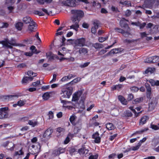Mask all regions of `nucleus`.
Here are the masks:
<instances>
[{
	"label": "nucleus",
	"instance_id": "obj_24",
	"mask_svg": "<svg viewBox=\"0 0 159 159\" xmlns=\"http://www.w3.org/2000/svg\"><path fill=\"white\" fill-rule=\"evenodd\" d=\"M75 23V24L73 25H72L70 26V29H73L76 31L78 30V28L79 27V22L78 21H75V22H73Z\"/></svg>",
	"mask_w": 159,
	"mask_h": 159
},
{
	"label": "nucleus",
	"instance_id": "obj_3",
	"mask_svg": "<svg viewBox=\"0 0 159 159\" xmlns=\"http://www.w3.org/2000/svg\"><path fill=\"white\" fill-rule=\"evenodd\" d=\"M77 1L78 2H77L76 0H67L63 1L62 2V3L65 6L73 7L76 6V3L78 2H81L86 4H88L89 3L87 0H77Z\"/></svg>",
	"mask_w": 159,
	"mask_h": 159
},
{
	"label": "nucleus",
	"instance_id": "obj_62",
	"mask_svg": "<svg viewBox=\"0 0 159 159\" xmlns=\"http://www.w3.org/2000/svg\"><path fill=\"white\" fill-rule=\"evenodd\" d=\"M131 89L132 91H134V92H137L139 89L137 87L133 86L131 88Z\"/></svg>",
	"mask_w": 159,
	"mask_h": 159
},
{
	"label": "nucleus",
	"instance_id": "obj_35",
	"mask_svg": "<svg viewBox=\"0 0 159 159\" xmlns=\"http://www.w3.org/2000/svg\"><path fill=\"white\" fill-rule=\"evenodd\" d=\"M153 63H157L159 61V56H155L152 57Z\"/></svg>",
	"mask_w": 159,
	"mask_h": 159
},
{
	"label": "nucleus",
	"instance_id": "obj_56",
	"mask_svg": "<svg viewBox=\"0 0 159 159\" xmlns=\"http://www.w3.org/2000/svg\"><path fill=\"white\" fill-rule=\"evenodd\" d=\"M50 87L49 85H47L46 86H43L41 87V89L43 91H45L48 89Z\"/></svg>",
	"mask_w": 159,
	"mask_h": 159
},
{
	"label": "nucleus",
	"instance_id": "obj_31",
	"mask_svg": "<svg viewBox=\"0 0 159 159\" xmlns=\"http://www.w3.org/2000/svg\"><path fill=\"white\" fill-rule=\"evenodd\" d=\"M78 93H75L73 96L72 101L77 102L79 99V96L78 95Z\"/></svg>",
	"mask_w": 159,
	"mask_h": 159
},
{
	"label": "nucleus",
	"instance_id": "obj_52",
	"mask_svg": "<svg viewBox=\"0 0 159 159\" xmlns=\"http://www.w3.org/2000/svg\"><path fill=\"white\" fill-rule=\"evenodd\" d=\"M117 134H115L112 135L109 138V140L111 141H112L117 136Z\"/></svg>",
	"mask_w": 159,
	"mask_h": 159
},
{
	"label": "nucleus",
	"instance_id": "obj_14",
	"mask_svg": "<svg viewBox=\"0 0 159 159\" xmlns=\"http://www.w3.org/2000/svg\"><path fill=\"white\" fill-rule=\"evenodd\" d=\"M126 21L128 22L129 20L125 18H122V19L120 20V24L122 27H123L124 28H126L129 27L128 25L126 22Z\"/></svg>",
	"mask_w": 159,
	"mask_h": 159
},
{
	"label": "nucleus",
	"instance_id": "obj_60",
	"mask_svg": "<svg viewBox=\"0 0 159 159\" xmlns=\"http://www.w3.org/2000/svg\"><path fill=\"white\" fill-rule=\"evenodd\" d=\"M148 34H147L146 32H143L140 33L141 38H143L144 37H147Z\"/></svg>",
	"mask_w": 159,
	"mask_h": 159
},
{
	"label": "nucleus",
	"instance_id": "obj_64",
	"mask_svg": "<svg viewBox=\"0 0 159 159\" xmlns=\"http://www.w3.org/2000/svg\"><path fill=\"white\" fill-rule=\"evenodd\" d=\"M146 25V23L145 22H143L142 24L139 23V26L140 29H143Z\"/></svg>",
	"mask_w": 159,
	"mask_h": 159
},
{
	"label": "nucleus",
	"instance_id": "obj_7",
	"mask_svg": "<svg viewBox=\"0 0 159 159\" xmlns=\"http://www.w3.org/2000/svg\"><path fill=\"white\" fill-rule=\"evenodd\" d=\"M53 131V130L52 128H49L47 129L44 132L43 137L47 139H49L50 138L51 136Z\"/></svg>",
	"mask_w": 159,
	"mask_h": 159
},
{
	"label": "nucleus",
	"instance_id": "obj_39",
	"mask_svg": "<svg viewBox=\"0 0 159 159\" xmlns=\"http://www.w3.org/2000/svg\"><path fill=\"white\" fill-rule=\"evenodd\" d=\"M119 3L120 4H122V5H128L130 6H131V4L130 2L126 1L124 2H122L121 1H120Z\"/></svg>",
	"mask_w": 159,
	"mask_h": 159
},
{
	"label": "nucleus",
	"instance_id": "obj_8",
	"mask_svg": "<svg viewBox=\"0 0 159 159\" xmlns=\"http://www.w3.org/2000/svg\"><path fill=\"white\" fill-rule=\"evenodd\" d=\"M92 138L94 139V142L96 143H99L101 142V138L99 136V134L98 132L93 134L92 135Z\"/></svg>",
	"mask_w": 159,
	"mask_h": 159
},
{
	"label": "nucleus",
	"instance_id": "obj_9",
	"mask_svg": "<svg viewBox=\"0 0 159 159\" xmlns=\"http://www.w3.org/2000/svg\"><path fill=\"white\" fill-rule=\"evenodd\" d=\"M145 85L146 89V97L148 98L151 99L152 94L151 88L148 83H145Z\"/></svg>",
	"mask_w": 159,
	"mask_h": 159
},
{
	"label": "nucleus",
	"instance_id": "obj_16",
	"mask_svg": "<svg viewBox=\"0 0 159 159\" xmlns=\"http://www.w3.org/2000/svg\"><path fill=\"white\" fill-rule=\"evenodd\" d=\"M118 98L121 103L124 105H126L127 104L128 102L125 98L122 95H119L118 96Z\"/></svg>",
	"mask_w": 159,
	"mask_h": 159
},
{
	"label": "nucleus",
	"instance_id": "obj_37",
	"mask_svg": "<svg viewBox=\"0 0 159 159\" xmlns=\"http://www.w3.org/2000/svg\"><path fill=\"white\" fill-rule=\"evenodd\" d=\"M141 145V143H139L138 144V145L136 146L133 147L131 149L133 151L137 150L139 148Z\"/></svg>",
	"mask_w": 159,
	"mask_h": 159
},
{
	"label": "nucleus",
	"instance_id": "obj_61",
	"mask_svg": "<svg viewBox=\"0 0 159 159\" xmlns=\"http://www.w3.org/2000/svg\"><path fill=\"white\" fill-rule=\"evenodd\" d=\"M124 42L125 43H130L132 42H133L134 41L133 40H130V39H126L124 40Z\"/></svg>",
	"mask_w": 159,
	"mask_h": 159
},
{
	"label": "nucleus",
	"instance_id": "obj_48",
	"mask_svg": "<svg viewBox=\"0 0 159 159\" xmlns=\"http://www.w3.org/2000/svg\"><path fill=\"white\" fill-rule=\"evenodd\" d=\"M7 8L8 10L9 11V12L10 13H12L14 9V7L11 6H9Z\"/></svg>",
	"mask_w": 159,
	"mask_h": 159
},
{
	"label": "nucleus",
	"instance_id": "obj_19",
	"mask_svg": "<svg viewBox=\"0 0 159 159\" xmlns=\"http://www.w3.org/2000/svg\"><path fill=\"white\" fill-rule=\"evenodd\" d=\"M106 127L108 130H113L116 128L115 126L112 123H108L105 125Z\"/></svg>",
	"mask_w": 159,
	"mask_h": 159
},
{
	"label": "nucleus",
	"instance_id": "obj_55",
	"mask_svg": "<svg viewBox=\"0 0 159 159\" xmlns=\"http://www.w3.org/2000/svg\"><path fill=\"white\" fill-rule=\"evenodd\" d=\"M48 115L49 116V119H51L53 118L54 116L53 113L52 111H49L48 113Z\"/></svg>",
	"mask_w": 159,
	"mask_h": 159
},
{
	"label": "nucleus",
	"instance_id": "obj_50",
	"mask_svg": "<svg viewBox=\"0 0 159 159\" xmlns=\"http://www.w3.org/2000/svg\"><path fill=\"white\" fill-rule=\"evenodd\" d=\"M29 118L28 116H25L20 118V120L22 122H25L29 120Z\"/></svg>",
	"mask_w": 159,
	"mask_h": 159
},
{
	"label": "nucleus",
	"instance_id": "obj_27",
	"mask_svg": "<svg viewBox=\"0 0 159 159\" xmlns=\"http://www.w3.org/2000/svg\"><path fill=\"white\" fill-rule=\"evenodd\" d=\"M78 52L80 54L85 55L88 52V50L87 48H81L80 49Z\"/></svg>",
	"mask_w": 159,
	"mask_h": 159
},
{
	"label": "nucleus",
	"instance_id": "obj_23",
	"mask_svg": "<svg viewBox=\"0 0 159 159\" xmlns=\"http://www.w3.org/2000/svg\"><path fill=\"white\" fill-rule=\"evenodd\" d=\"M133 116L132 113L129 110H126L123 113V116L128 117H131Z\"/></svg>",
	"mask_w": 159,
	"mask_h": 159
},
{
	"label": "nucleus",
	"instance_id": "obj_1",
	"mask_svg": "<svg viewBox=\"0 0 159 159\" xmlns=\"http://www.w3.org/2000/svg\"><path fill=\"white\" fill-rule=\"evenodd\" d=\"M73 87L68 84L63 87L61 89L60 94L62 98H69L73 92Z\"/></svg>",
	"mask_w": 159,
	"mask_h": 159
},
{
	"label": "nucleus",
	"instance_id": "obj_44",
	"mask_svg": "<svg viewBox=\"0 0 159 159\" xmlns=\"http://www.w3.org/2000/svg\"><path fill=\"white\" fill-rule=\"evenodd\" d=\"M158 125L159 126L157 125H151V127L152 129L155 130H157L159 129V124H158Z\"/></svg>",
	"mask_w": 159,
	"mask_h": 159
},
{
	"label": "nucleus",
	"instance_id": "obj_17",
	"mask_svg": "<svg viewBox=\"0 0 159 159\" xmlns=\"http://www.w3.org/2000/svg\"><path fill=\"white\" fill-rule=\"evenodd\" d=\"M22 20L24 23L26 24H29L31 23V22L34 21L32 18L29 16L24 17Z\"/></svg>",
	"mask_w": 159,
	"mask_h": 159
},
{
	"label": "nucleus",
	"instance_id": "obj_20",
	"mask_svg": "<svg viewBox=\"0 0 159 159\" xmlns=\"http://www.w3.org/2000/svg\"><path fill=\"white\" fill-rule=\"evenodd\" d=\"M119 52V49L118 48H114L111 50L109 52H108L106 55L103 56V57H105L107 56H109L112 54L117 53Z\"/></svg>",
	"mask_w": 159,
	"mask_h": 159
},
{
	"label": "nucleus",
	"instance_id": "obj_41",
	"mask_svg": "<svg viewBox=\"0 0 159 159\" xmlns=\"http://www.w3.org/2000/svg\"><path fill=\"white\" fill-rule=\"evenodd\" d=\"M24 154V152L22 151V148H21L19 152H15V153L14 155L15 156H16L17 155H22Z\"/></svg>",
	"mask_w": 159,
	"mask_h": 159
},
{
	"label": "nucleus",
	"instance_id": "obj_12",
	"mask_svg": "<svg viewBox=\"0 0 159 159\" xmlns=\"http://www.w3.org/2000/svg\"><path fill=\"white\" fill-rule=\"evenodd\" d=\"M9 40L8 39L6 38L4 40L0 41V44H2L4 47L11 49L12 48V47L9 45Z\"/></svg>",
	"mask_w": 159,
	"mask_h": 159
},
{
	"label": "nucleus",
	"instance_id": "obj_6",
	"mask_svg": "<svg viewBox=\"0 0 159 159\" xmlns=\"http://www.w3.org/2000/svg\"><path fill=\"white\" fill-rule=\"evenodd\" d=\"M8 108L7 107L0 108V119H3L8 117V114L7 111Z\"/></svg>",
	"mask_w": 159,
	"mask_h": 159
},
{
	"label": "nucleus",
	"instance_id": "obj_36",
	"mask_svg": "<svg viewBox=\"0 0 159 159\" xmlns=\"http://www.w3.org/2000/svg\"><path fill=\"white\" fill-rule=\"evenodd\" d=\"M108 38V36H107L105 37H99L98 38V40L100 42L102 43L105 41L107 40Z\"/></svg>",
	"mask_w": 159,
	"mask_h": 159
},
{
	"label": "nucleus",
	"instance_id": "obj_45",
	"mask_svg": "<svg viewBox=\"0 0 159 159\" xmlns=\"http://www.w3.org/2000/svg\"><path fill=\"white\" fill-rule=\"evenodd\" d=\"M34 45L31 46L30 47V49L33 52H34L36 53H38L39 52H37V49H36Z\"/></svg>",
	"mask_w": 159,
	"mask_h": 159
},
{
	"label": "nucleus",
	"instance_id": "obj_34",
	"mask_svg": "<svg viewBox=\"0 0 159 159\" xmlns=\"http://www.w3.org/2000/svg\"><path fill=\"white\" fill-rule=\"evenodd\" d=\"M9 45H10L13 46H17V45L16 43V41L15 39H11L10 40H9Z\"/></svg>",
	"mask_w": 159,
	"mask_h": 159
},
{
	"label": "nucleus",
	"instance_id": "obj_15",
	"mask_svg": "<svg viewBox=\"0 0 159 159\" xmlns=\"http://www.w3.org/2000/svg\"><path fill=\"white\" fill-rule=\"evenodd\" d=\"M89 46H91L92 45V46L95 48L96 49L101 48L104 47L103 44L100 43H92L91 42H89Z\"/></svg>",
	"mask_w": 159,
	"mask_h": 159
},
{
	"label": "nucleus",
	"instance_id": "obj_30",
	"mask_svg": "<svg viewBox=\"0 0 159 159\" xmlns=\"http://www.w3.org/2000/svg\"><path fill=\"white\" fill-rule=\"evenodd\" d=\"M89 151L88 149H86L84 147H83L78 150V152L80 154H84L86 152V153H87Z\"/></svg>",
	"mask_w": 159,
	"mask_h": 159
},
{
	"label": "nucleus",
	"instance_id": "obj_51",
	"mask_svg": "<svg viewBox=\"0 0 159 159\" xmlns=\"http://www.w3.org/2000/svg\"><path fill=\"white\" fill-rule=\"evenodd\" d=\"M131 14V11L129 10H127L125 12V16L126 17L129 16Z\"/></svg>",
	"mask_w": 159,
	"mask_h": 159
},
{
	"label": "nucleus",
	"instance_id": "obj_33",
	"mask_svg": "<svg viewBox=\"0 0 159 159\" xmlns=\"http://www.w3.org/2000/svg\"><path fill=\"white\" fill-rule=\"evenodd\" d=\"M115 30H116V32H119V33H120L122 34H124L125 33L129 34V33H128L127 32H125L124 30H123L120 28H116L115 29Z\"/></svg>",
	"mask_w": 159,
	"mask_h": 159
},
{
	"label": "nucleus",
	"instance_id": "obj_18",
	"mask_svg": "<svg viewBox=\"0 0 159 159\" xmlns=\"http://www.w3.org/2000/svg\"><path fill=\"white\" fill-rule=\"evenodd\" d=\"M33 78V77L25 76L23 78L22 82V84H27L29 82V81H32Z\"/></svg>",
	"mask_w": 159,
	"mask_h": 159
},
{
	"label": "nucleus",
	"instance_id": "obj_58",
	"mask_svg": "<svg viewBox=\"0 0 159 159\" xmlns=\"http://www.w3.org/2000/svg\"><path fill=\"white\" fill-rule=\"evenodd\" d=\"M66 78H67V80H69L72 78L75 77V75L72 74H69L68 75L66 76Z\"/></svg>",
	"mask_w": 159,
	"mask_h": 159
},
{
	"label": "nucleus",
	"instance_id": "obj_5",
	"mask_svg": "<svg viewBox=\"0 0 159 159\" xmlns=\"http://www.w3.org/2000/svg\"><path fill=\"white\" fill-rule=\"evenodd\" d=\"M76 118V116L75 115L73 114L70 116L69 120L73 126H75L77 125H81V119L80 118H79L75 122V120Z\"/></svg>",
	"mask_w": 159,
	"mask_h": 159
},
{
	"label": "nucleus",
	"instance_id": "obj_25",
	"mask_svg": "<svg viewBox=\"0 0 159 159\" xmlns=\"http://www.w3.org/2000/svg\"><path fill=\"white\" fill-rule=\"evenodd\" d=\"M28 124L33 127H34L38 125V122L34 119L29 120L28 121Z\"/></svg>",
	"mask_w": 159,
	"mask_h": 159
},
{
	"label": "nucleus",
	"instance_id": "obj_28",
	"mask_svg": "<svg viewBox=\"0 0 159 159\" xmlns=\"http://www.w3.org/2000/svg\"><path fill=\"white\" fill-rule=\"evenodd\" d=\"M16 95H8L3 96V98L6 100H8V101L11 100L14 97H17Z\"/></svg>",
	"mask_w": 159,
	"mask_h": 159
},
{
	"label": "nucleus",
	"instance_id": "obj_40",
	"mask_svg": "<svg viewBox=\"0 0 159 159\" xmlns=\"http://www.w3.org/2000/svg\"><path fill=\"white\" fill-rule=\"evenodd\" d=\"M146 63H153L152 59V57H149L147 58L145 61Z\"/></svg>",
	"mask_w": 159,
	"mask_h": 159
},
{
	"label": "nucleus",
	"instance_id": "obj_4",
	"mask_svg": "<svg viewBox=\"0 0 159 159\" xmlns=\"http://www.w3.org/2000/svg\"><path fill=\"white\" fill-rule=\"evenodd\" d=\"M86 41V39L82 37L75 40V41L74 43L76 46L82 47L86 46L89 47V44L88 45L85 44Z\"/></svg>",
	"mask_w": 159,
	"mask_h": 159
},
{
	"label": "nucleus",
	"instance_id": "obj_22",
	"mask_svg": "<svg viewBox=\"0 0 159 159\" xmlns=\"http://www.w3.org/2000/svg\"><path fill=\"white\" fill-rule=\"evenodd\" d=\"M148 117L147 116H143L140 120V124L143 125L145 124L147 121L148 120Z\"/></svg>",
	"mask_w": 159,
	"mask_h": 159
},
{
	"label": "nucleus",
	"instance_id": "obj_59",
	"mask_svg": "<svg viewBox=\"0 0 159 159\" xmlns=\"http://www.w3.org/2000/svg\"><path fill=\"white\" fill-rule=\"evenodd\" d=\"M82 27L84 28L88 29L89 27V25L84 22L83 23Z\"/></svg>",
	"mask_w": 159,
	"mask_h": 159
},
{
	"label": "nucleus",
	"instance_id": "obj_2",
	"mask_svg": "<svg viewBox=\"0 0 159 159\" xmlns=\"http://www.w3.org/2000/svg\"><path fill=\"white\" fill-rule=\"evenodd\" d=\"M70 12L73 15L71 19L72 22H75V21L80 22L81 19L84 16V12L81 10H72Z\"/></svg>",
	"mask_w": 159,
	"mask_h": 159
},
{
	"label": "nucleus",
	"instance_id": "obj_29",
	"mask_svg": "<svg viewBox=\"0 0 159 159\" xmlns=\"http://www.w3.org/2000/svg\"><path fill=\"white\" fill-rule=\"evenodd\" d=\"M143 100V98L140 97L138 98H137L132 101V103L133 104H136L138 103L141 102Z\"/></svg>",
	"mask_w": 159,
	"mask_h": 159
},
{
	"label": "nucleus",
	"instance_id": "obj_10",
	"mask_svg": "<svg viewBox=\"0 0 159 159\" xmlns=\"http://www.w3.org/2000/svg\"><path fill=\"white\" fill-rule=\"evenodd\" d=\"M37 26V25L35 22H31L28 26V30L31 32L35 31Z\"/></svg>",
	"mask_w": 159,
	"mask_h": 159
},
{
	"label": "nucleus",
	"instance_id": "obj_46",
	"mask_svg": "<svg viewBox=\"0 0 159 159\" xmlns=\"http://www.w3.org/2000/svg\"><path fill=\"white\" fill-rule=\"evenodd\" d=\"M26 66V65L25 63H21L18 64L17 66V67L20 68H23L24 67H25Z\"/></svg>",
	"mask_w": 159,
	"mask_h": 159
},
{
	"label": "nucleus",
	"instance_id": "obj_43",
	"mask_svg": "<svg viewBox=\"0 0 159 159\" xmlns=\"http://www.w3.org/2000/svg\"><path fill=\"white\" fill-rule=\"evenodd\" d=\"M134 98V96L132 93H130L128 94L127 100L128 101H130L132 100Z\"/></svg>",
	"mask_w": 159,
	"mask_h": 159
},
{
	"label": "nucleus",
	"instance_id": "obj_54",
	"mask_svg": "<svg viewBox=\"0 0 159 159\" xmlns=\"http://www.w3.org/2000/svg\"><path fill=\"white\" fill-rule=\"evenodd\" d=\"M17 103L18 106H19L20 107L23 106L25 104V103H24L23 101L21 100H20V101H18Z\"/></svg>",
	"mask_w": 159,
	"mask_h": 159
},
{
	"label": "nucleus",
	"instance_id": "obj_38",
	"mask_svg": "<svg viewBox=\"0 0 159 159\" xmlns=\"http://www.w3.org/2000/svg\"><path fill=\"white\" fill-rule=\"evenodd\" d=\"M42 97L44 100H47L50 97V95L48 93H46L43 94Z\"/></svg>",
	"mask_w": 159,
	"mask_h": 159
},
{
	"label": "nucleus",
	"instance_id": "obj_49",
	"mask_svg": "<svg viewBox=\"0 0 159 159\" xmlns=\"http://www.w3.org/2000/svg\"><path fill=\"white\" fill-rule=\"evenodd\" d=\"M98 155L96 154L94 155H91L89 157V159H97L98 158Z\"/></svg>",
	"mask_w": 159,
	"mask_h": 159
},
{
	"label": "nucleus",
	"instance_id": "obj_42",
	"mask_svg": "<svg viewBox=\"0 0 159 159\" xmlns=\"http://www.w3.org/2000/svg\"><path fill=\"white\" fill-rule=\"evenodd\" d=\"M90 62H88L84 63L83 64L80 65V67L81 68H83L87 67L90 64Z\"/></svg>",
	"mask_w": 159,
	"mask_h": 159
},
{
	"label": "nucleus",
	"instance_id": "obj_63",
	"mask_svg": "<svg viewBox=\"0 0 159 159\" xmlns=\"http://www.w3.org/2000/svg\"><path fill=\"white\" fill-rule=\"evenodd\" d=\"M111 10L113 12H117L118 11V9L117 7H116L114 6H112L111 7Z\"/></svg>",
	"mask_w": 159,
	"mask_h": 159
},
{
	"label": "nucleus",
	"instance_id": "obj_13",
	"mask_svg": "<svg viewBox=\"0 0 159 159\" xmlns=\"http://www.w3.org/2000/svg\"><path fill=\"white\" fill-rule=\"evenodd\" d=\"M40 148H38L37 146L33 145L32 146V148L30 149V153L33 155L38 154L40 152Z\"/></svg>",
	"mask_w": 159,
	"mask_h": 159
},
{
	"label": "nucleus",
	"instance_id": "obj_11",
	"mask_svg": "<svg viewBox=\"0 0 159 159\" xmlns=\"http://www.w3.org/2000/svg\"><path fill=\"white\" fill-rule=\"evenodd\" d=\"M65 151V148L60 147L53 151V154L56 156H59L60 154L64 152Z\"/></svg>",
	"mask_w": 159,
	"mask_h": 159
},
{
	"label": "nucleus",
	"instance_id": "obj_47",
	"mask_svg": "<svg viewBox=\"0 0 159 159\" xmlns=\"http://www.w3.org/2000/svg\"><path fill=\"white\" fill-rule=\"evenodd\" d=\"M40 84V80H37V81L32 83V85L33 86L37 87Z\"/></svg>",
	"mask_w": 159,
	"mask_h": 159
},
{
	"label": "nucleus",
	"instance_id": "obj_57",
	"mask_svg": "<svg viewBox=\"0 0 159 159\" xmlns=\"http://www.w3.org/2000/svg\"><path fill=\"white\" fill-rule=\"evenodd\" d=\"M62 98L61 97L60 99V100L61 101V102L63 104V106H64L65 105H66V103H70L71 102H70L67 101H66V100H62Z\"/></svg>",
	"mask_w": 159,
	"mask_h": 159
},
{
	"label": "nucleus",
	"instance_id": "obj_32",
	"mask_svg": "<svg viewBox=\"0 0 159 159\" xmlns=\"http://www.w3.org/2000/svg\"><path fill=\"white\" fill-rule=\"evenodd\" d=\"M148 128H145L143 129H141L140 130L136 131L135 133H134L132 135H134L136 134H142L145 131L148 130Z\"/></svg>",
	"mask_w": 159,
	"mask_h": 159
},
{
	"label": "nucleus",
	"instance_id": "obj_21",
	"mask_svg": "<svg viewBox=\"0 0 159 159\" xmlns=\"http://www.w3.org/2000/svg\"><path fill=\"white\" fill-rule=\"evenodd\" d=\"M123 86V85L122 84H119L117 85H114L111 87V91H114L115 90H119Z\"/></svg>",
	"mask_w": 159,
	"mask_h": 159
},
{
	"label": "nucleus",
	"instance_id": "obj_53",
	"mask_svg": "<svg viewBox=\"0 0 159 159\" xmlns=\"http://www.w3.org/2000/svg\"><path fill=\"white\" fill-rule=\"evenodd\" d=\"M107 52V51L106 50H105L104 49H102L100 51H99L98 53V55H102L103 54H104V53H106Z\"/></svg>",
	"mask_w": 159,
	"mask_h": 159
},
{
	"label": "nucleus",
	"instance_id": "obj_26",
	"mask_svg": "<svg viewBox=\"0 0 159 159\" xmlns=\"http://www.w3.org/2000/svg\"><path fill=\"white\" fill-rule=\"evenodd\" d=\"M23 26V24L21 22H18L15 25V27L18 30H21Z\"/></svg>",
	"mask_w": 159,
	"mask_h": 159
}]
</instances>
